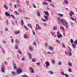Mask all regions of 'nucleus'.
Segmentation results:
<instances>
[{"instance_id": "obj_56", "label": "nucleus", "mask_w": 77, "mask_h": 77, "mask_svg": "<svg viewBox=\"0 0 77 77\" xmlns=\"http://www.w3.org/2000/svg\"><path fill=\"white\" fill-rule=\"evenodd\" d=\"M36 64L38 66H39L40 63H36Z\"/></svg>"}, {"instance_id": "obj_7", "label": "nucleus", "mask_w": 77, "mask_h": 77, "mask_svg": "<svg viewBox=\"0 0 77 77\" xmlns=\"http://www.w3.org/2000/svg\"><path fill=\"white\" fill-rule=\"evenodd\" d=\"M36 29L37 30H40V29H41V27L39 26V24H37L36 25Z\"/></svg>"}, {"instance_id": "obj_20", "label": "nucleus", "mask_w": 77, "mask_h": 77, "mask_svg": "<svg viewBox=\"0 0 77 77\" xmlns=\"http://www.w3.org/2000/svg\"><path fill=\"white\" fill-rule=\"evenodd\" d=\"M69 15L70 17H72V15H74V13L73 12H71L69 14Z\"/></svg>"}, {"instance_id": "obj_53", "label": "nucleus", "mask_w": 77, "mask_h": 77, "mask_svg": "<svg viewBox=\"0 0 77 77\" xmlns=\"http://www.w3.org/2000/svg\"><path fill=\"white\" fill-rule=\"evenodd\" d=\"M32 61L33 62H35L36 61V60L35 59H33L32 60Z\"/></svg>"}, {"instance_id": "obj_33", "label": "nucleus", "mask_w": 77, "mask_h": 77, "mask_svg": "<svg viewBox=\"0 0 77 77\" xmlns=\"http://www.w3.org/2000/svg\"><path fill=\"white\" fill-rule=\"evenodd\" d=\"M49 74H50L52 75V74H53V72L51 71H49Z\"/></svg>"}, {"instance_id": "obj_46", "label": "nucleus", "mask_w": 77, "mask_h": 77, "mask_svg": "<svg viewBox=\"0 0 77 77\" xmlns=\"http://www.w3.org/2000/svg\"><path fill=\"white\" fill-rule=\"evenodd\" d=\"M25 60V58H24V57H23V58L22 59V61H24V60Z\"/></svg>"}, {"instance_id": "obj_15", "label": "nucleus", "mask_w": 77, "mask_h": 77, "mask_svg": "<svg viewBox=\"0 0 77 77\" xmlns=\"http://www.w3.org/2000/svg\"><path fill=\"white\" fill-rule=\"evenodd\" d=\"M5 15L7 17H10V14L8 12H5Z\"/></svg>"}, {"instance_id": "obj_39", "label": "nucleus", "mask_w": 77, "mask_h": 77, "mask_svg": "<svg viewBox=\"0 0 77 77\" xmlns=\"http://www.w3.org/2000/svg\"><path fill=\"white\" fill-rule=\"evenodd\" d=\"M68 65L70 66H72V64L71 63H68Z\"/></svg>"}, {"instance_id": "obj_10", "label": "nucleus", "mask_w": 77, "mask_h": 77, "mask_svg": "<svg viewBox=\"0 0 77 77\" xmlns=\"http://www.w3.org/2000/svg\"><path fill=\"white\" fill-rule=\"evenodd\" d=\"M16 5L17 6H18L19 7H21V5H20V1H17Z\"/></svg>"}, {"instance_id": "obj_25", "label": "nucleus", "mask_w": 77, "mask_h": 77, "mask_svg": "<svg viewBox=\"0 0 77 77\" xmlns=\"http://www.w3.org/2000/svg\"><path fill=\"white\" fill-rule=\"evenodd\" d=\"M62 45L63 48H65V44L62 43Z\"/></svg>"}, {"instance_id": "obj_41", "label": "nucleus", "mask_w": 77, "mask_h": 77, "mask_svg": "<svg viewBox=\"0 0 77 77\" xmlns=\"http://www.w3.org/2000/svg\"><path fill=\"white\" fill-rule=\"evenodd\" d=\"M70 42L71 44H73V42H74L73 41V40H72V39H70Z\"/></svg>"}, {"instance_id": "obj_30", "label": "nucleus", "mask_w": 77, "mask_h": 77, "mask_svg": "<svg viewBox=\"0 0 77 77\" xmlns=\"http://www.w3.org/2000/svg\"><path fill=\"white\" fill-rule=\"evenodd\" d=\"M4 6L5 9H8V7H7L6 5L4 4Z\"/></svg>"}, {"instance_id": "obj_52", "label": "nucleus", "mask_w": 77, "mask_h": 77, "mask_svg": "<svg viewBox=\"0 0 77 77\" xmlns=\"http://www.w3.org/2000/svg\"><path fill=\"white\" fill-rule=\"evenodd\" d=\"M42 21H44L45 22H46L47 21L46 20L44 19H42Z\"/></svg>"}, {"instance_id": "obj_37", "label": "nucleus", "mask_w": 77, "mask_h": 77, "mask_svg": "<svg viewBox=\"0 0 77 77\" xmlns=\"http://www.w3.org/2000/svg\"><path fill=\"white\" fill-rule=\"evenodd\" d=\"M11 17H12V18H13V19H15V16H14L12 14L11 15Z\"/></svg>"}, {"instance_id": "obj_43", "label": "nucleus", "mask_w": 77, "mask_h": 77, "mask_svg": "<svg viewBox=\"0 0 77 77\" xmlns=\"http://www.w3.org/2000/svg\"><path fill=\"white\" fill-rule=\"evenodd\" d=\"M60 28L61 29H62L63 30H65V28L63 27L62 26H60Z\"/></svg>"}, {"instance_id": "obj_62", "label": "nucleus", "mask_w": 77, "mask_h": 77, "mask_svg": "<svg viewBox=\"0 0 77 77\" xmlns=\"http://www.w3.org/2000/svg\"><path fill=\"white\" fill-rule=\"evenodd\" d=\"M53 30H57V29L56 28H55V27H54Z\"/></svg>"}, {"instance_id": "obj_38", "label": "nucleus", "mask_w": 77, "mask_h": 77, "mask_svg": "<svg viewBox=\"0 0 77 77\" xmlns=\"http://www.w3.org/2000/svg\"><path fill=\"white\" fill-rule=\"evenodd\" d=\"M15 42L16 43H17V44H18V43H19V41L18 40V39H16L15 40Z\"/></svg>"}, {"instance_id": "obj_32", "label": "nucleus", "mask_w": 77, "mask_h": 77, "mask_svg": "<svg viewBox=\"0 0 77 77\" xmlns=\"http://www.w3.org/2000/svg\"><path fill=\"white\" fill-rule=\"evenodd\" d=\"M23 28L24 29H26V30H28V28H27V27L25 25L23 26Z\"/></svg>"}, {"instance_id": "obj_42", "label": "nucleus", "mask_w": 77, "mask_h": 77, "mask_svg": "<svg viewBox=\"0 0 77 77\" xmlns=\"http://www.w3.org/2000/svg\"><path fill=\"white\" fill-rule=\"evenodd\" d=\"M64 3L65 4H68V2L66 0L64 1Z\"/></svg>"}, {"instance_id": "obj_13", "label": "nucleus", "mask_w": 77, "mask_h": 77, "mask_svg": "<svg viewBox=\"0 0 77 77\" xmlns=\"http://www.w3.org/2000/svg\"><path fill=\"white\" fill-rule=\"evenodd\" d=\"M13 66L15 69H17V66H16V64H13Z\"/></svg>"}, {"instance_id": "obj_16", "label": "nucleus", "mask_w": 77, "mask_h": 77, "mask_svg": "<svg viewBox=\"0 0 77 77\" xmlns=\"http://www.w3.org/2000/svg\"><path fill=\"white\" fill-rule=\"evenodd\" d=\"M28 48L31 51H33V48H32V47L31 46H29Z\"/></svg>"}, {"instance_id": "obj_63", "label": "nucleus", "mask_w": 77, "mask_h": 77, "mask_svg": "<svg viewBox=\"0 0 77 77\" xmlns=\"http://www.w3.org/2000/svg\"><path fill=\"white\" fill-rule=\"evenodd\" d=\"M6 24H9V22H8V20H7L6 21Z\"/></svg>"}, {"instance_id": "obj_50", "label": "nucleus", "mask_w": 77, "mask_h": 77, "mask_svg": "<svg viewBox=\"0 0 77 77\" xmlns=\"http://www.w3.org/2000/svg\"><path fill=\"white\" fill-rule=\"evenodd\" d=\"M33 7L34 8H36V5H35V4H33Z\"/></svg>"}, {"instance_id": "obj_34", "label": "nucleus", "mask_w": 77, "mask_h": 77, "mask_svg": "<svg viewBox=\"0 0 77 77\" xmlns=\"http://www.w3.org/2000/svg\"><path fill=\"white\" fill-rule=\"evenodd\" d=\"M58 16H59V17H63V15L62 14H58Z\"/></svg>"}, {"instance_id": "obj_36", "label": "nucleus", "mask_w": 77, "mask_h": 77, "mask_svg": "<svg viewBox=\"0 0 77 77\" xmlns=\"http://www.w3.org/2000/svg\"><path fill=\"white\" fill-rule=\"evenodd\" d=\"M50 6H52V7H53V8H54V5H53L50 3L49 4Z\"/></svg>"}, {"instance_id": "obj_21", "label": "nucleus", "mask_w": 77, "mask_h": 77, "mask_svg": "<svg viewBox=\"0 0 77 77\" xmlns=\"http://www.w3.org/2000/svg\"><path fill=\"white\" fill-rule=\"evenodd\" d=\"M28 27H30L31 28V29H33V27H32V26H31L30 24H27Z\"/></svg>"}, {"instance_id": "obj_19", "label": "nucleus", "mask_w": 77, "mask_h": 77, "mask_svg": "<svg viewBox=\"0 0 77 77\" xmlns=\"http://www.w3.org/2000/svg\"><path fill=\"white\" fill-rule=\"evenodd\" d=\"M44 17L45 18V19L46 20H48V16H44Z\"/></svg>"}, {"instance_id": "obj_58", "label": "nucleus", "mask_w": 77, "mask_h": 77, "mask_svg": "<svg viewBox=\"0 0 77 77\" xmlns=\"http://www.w3.org/2000/svg\"><path fill=\"white\" fill-rule=\"evenodd\" d=\"M11 43H14V39H11Z\"/></svg>"}, {"instance_id": "obj_3", "label": "nucleus", "mask_w": 77, "mask_h": 77, "mask_svg": "<svg viewBox=\"0 0 77 77\" xmlns=\"http://www.w3.org/2000/svg\"><path fill=\"white\" fill-rule=\"evenodd\" d=\"M17 73L18 74H21V73H22V69L20 68H19L17 70Z\"/></svg>"}, {"instance_id": "obj_45", "label": "nucleus", "mask_w": 77, "mask_h": 77, "mask_svg": "<svg viewBox=\"0 0 77 77\" xmlns=\"http://www.w3.org/2000/svg\"><path fill=\"white\" fill-rule=\"evenodd\" d=\"M21 23L22 25H24V22L22 20H21Z\"/></svg>"}, {"instance_id": "obj_14", "label": "nucleus", "mask_w": 77, "mask_h": 77, "mask_svg": "<svg viewBox=\"0 0 77 77\" xmlns=\"http://www.w3.org/2000/svg\"><path fill=\"white\" fill-rule=\"evenodd\" d=\"M29 55V57L30 59L32 58V55H31V54H30L29 53H27Z\"/></svg>"}, {"instance_id": "obj_5", "label": "nucleus", "mask_w": 77, "mask_h": 77, "mask_svg": "<svg viewBox=\"0 0 77 77\" xmlns=\"http://www.w3.org/2000/svg\"><path fill=\"white\" fill-rule=\"evenodd\" d=\"M45 64L46 65V68H48V66H50V63L48 62H46L45 63Z\"/></svg>"}, {"instance_id": "obj_57", "label": "nucleus", "mask_w": 77, "mask_h": 77, "mask_svg": "<svg viewBox=\"0 0 77 77\" xmlns=\"http://www.w3.org/2000/svg\"><path fill=\"white\" fill-rule=\"evenodd\" d=\"M33 45L36 46V44L35 42H33Z\"/></svg>"}, {"instance_id": "obj_6", "label": "nucleus", "mask_w": 77, "mask_h": 77, "mask_svg": "<svg viewBox=\"0 0 77 77\" xmlns=\"http://www.w3.org/2000/svg\"><path fill=\"white\" fill-rule=\"evenodd\" d=\"M29 70L31 72V73H32V74L33 73H35V72L34 71V69L32 67H30L29 68Z\"/></svg>"}, {"instance_id": "obj_35", "label": "nucleus", "mask_w": 77, "mask_h": 77, "mask_svg": "<svg viewBox=\"0 0 77 77\" xmlns=\"http://www.w3.org/2000/svg\"><path fill=\"white\" fill-rule=\"evenodd\" d=\"M11 73L13 75H15L16 74V73L14 72H11Z\"/></svg>"}, {"instance_id": "obj_64", "label": "nucleus", "mask_w": 77, "mask_h": 77, "mask_svg": "<svg viewBox=\"0 0 77 77\" xmlns=\"http://www.w3.org/2000/svg\"><path fill=\"white\" fill-rule=\"evenodd\" d=\"M23 77H27V75H23Z\"/></svg>"}, {"instance_id": "obj_29", "label": "nucleus", "mask_w": 77, "mask_h": 77, "mask_svg": "<svg viewBox=\"0 0 77 77\" xmlns=\"http://www.w3.org/2000/svg\"><path fill=\"white\" fill-rule=\"evenodd\" d=\"M37 17H40V16H41V14H40L39 12H37Z\"/></svg>"}, {"instance_id": "obj_26", "label": "nucleus", "mask_w": 77, "mask_h": 77, "mask_svg": "<svg viewBox=\"0 0 77 77\" xmlns=\"http://www.w3.org/2000/svg\"><path fill=\"white\" fill-rule=\"evenodd\" d=\"M20 33V31H16L15 32V34H16V35H17L18 34H19Z\"/></svg>"}, {"instance_id": "obj_59", "label": "nucleus", "mask_w": 77, "mask_h": 77, "mask_svg": "<svg viewBox=\"0 0 77 77\" xmlns=\"http://www.w3.org/2000/svg\"><path fill=\"white\" fill-rule=\"evenodd\" d=\"M47 45H48V44L47 43H45V47H47Z\"/></svg>"}, {"instance_id": "obj_11", "label": "nucleus", "mask_w": 77, "mask_h": 77, "mask_svg": "<svg viewBox=\"0 0 77 77\" xmlns=\"http://www.w3.org/2000/svg\"><path fill=\"white\" fill-rule=\"evenodd\" d=\"M70 19L72 20V21H75V22L76 23L77 22V20L76 18H75L74 19L72 17H71Z\"/></svg>"}, {"instance_id": "obj_28", "label": "nucleus", "mask_w": 77, "mask_h": 77, "mask_svg": "<svg viewBox=\"0 0 77 77\" xmlns=\"http://www.w3.org/2000/svg\"><path fill=\"white\" fill-rule=\"evenodd\" d=\"M72 45L74 48H76V46H75V44H72Z\"/></svg>"}, {"instance_id": "obj_61", "label": "nucleus", "mask_w": 77, "mask_h": 77, "mask_svg": "<svg viewBox=\"0 0 77 77\" xmlns=\"http://www.w3.org/2000/svg\"><path fill=\"white\" fill-rule=\"evenodd\" d=\"M43 25L45 27H46L47 26V24L46 23H44Z\"/></svg>"}, {"instance_id": "obj_54", "label": "nucleus", "mask_w": 77, "mask_h": 77, "mask_svg": "<svg viewBox=\"0 0 77 77\" xmlns=\"http://www.w3.org/2000/svg\"><path fill=\"white\" fill-rule=\"evenodd\" d=\"M2 51L3 53H4V54L5 53V51H4V50H3V49H2Z\"/></svg>"}, {"instance_id": "obj_12", "label": "nucleus", "mask_w": 77, "mask_h": 77, "mask_svg": "<svg viewBox=\"0 0 77 77\" xmlns=\"http://www.w3.org/2000/svg\"><path fill=\"white\" fill-rule=\"evenodd\" d=\"M50 33L51 34L52 36H53L54 38H56V35L54 34V33H53L52 32H50Z\"/></svg>"}, {"instance_id": "obj_1", "label": "nucleus", "mask_w": 77, "mask_h": 77, "mask_svg": "<svg viewBox=\"0 0 77 77\" xmlns=\"http://www.w3.org/2000/svg\"><path fill=\"white\" fill-rule=\"evenodd\" d=\"M58 20L60 21H61L62 23H63V25H65L66 28H67L68 26V22H66V21L62 19L60 20V19H58Z\"/></svg>"}, {"instance_id": "obj_31", "label": "nucleus", "mask_w": 77, "mask_h": 77, "mask_svg": "<svg viewBox=\"0 0 77 77\" xmlns=\"http://www.w3.org/2000/svg\"><path fill=\"white\" fill-rule=\"evenodd\" d=\"M49 49L50 50H53V48L51 47H49Z\"/></svg>"}, {"instance_id": "obj_4", "label": "nucleus", "mask_w": 77, "mask_h": 77, "mask_svg": "<svg viewBox=\"0 0 77 77\" xmlns=\"http://www.w3.org/2000/svg\"><path fill=\"white\" fill-rule=\"evenodd\" d=\"M57 34L58 38H62V34H60V33H59V32H57Z\"/></svg>"}, {"instance_id": "obj_2", "label": "nucleus", "mask_w": 77, "mask_h": 77, "mask_svg": "<svg viewBox=\"0 0 77 77\" xmlns=\"http://www.w3.org/2000/svg\"><path fill=\"white\" fill-rule=\"evenodd\" d=\"M5 66L2 65L1 66V71L3 73L5 72Z\"/></svg>"}, {"instance_id": "obj_9", "label": "nucleus", "mask_w": 77, "mask_h": 77, "mask_svg": "<svg viewBox=\"0 0 77 77\" xmlns=\"http://www.w3.org/2000/svg\"><path fill=\"white\" fill-rule=\"evenodd\" d=\"M68 53L69 56H72V53H71V50L68 51Z\"/></svg>"}, {"instance_id": "obj_17", "label": "nucleus", "mask_w": 77, "mask_h": 77, "mask_svg": "<svg viewBox=\"0 0 77 77\" xmlns=\"http://www.w3.org/2000/svg\"><path fill=\"white\" fill-rule=\"evenodd\" d=\"M54 54V53L53 52L52 53H51L50 52H47V54H50L51 55H53V54Z\"/></svg>"}, {"instance_id": "obj_48", "label": "nucleus", "mask_w": 77, "mask_h": 77, "mask_svg": "<svg viewBox=\"0 0 77 77\" xmlns=\"http://www.w3.org/2000/svg\"><path fill=\"white\" fill-rule=\"evenodd\" d=\"M68 71H69V72H72V70H71V68H69L68 69Z\"/></svg>"}, {"instance_id": "obj_8", "label": "nucleus", "mask_w": 77, "mask_h": 77, "mask_svg": "<svg viewBox=\"0 0 77 77\" xmlns=\"http://www.w3.org/2000/svg\"><path fill=\"white\" fill-rule=\"evenodd\" d=\"M44 13L46 15V16L48 17V16H49L50 15V14L49 13H48V12L47 11L46 12L44 11Z\"/></svg>"}, {"instance_id": "obj_60", "label": "nucleus", "mask_w": 77, "mask_h": 77, "mask_svg": "<svg viewBox=\"0 0 77 77\" xmlns=\"http://www.w3.org/2000/svg\"><path fill=\"white\" fill-rule=\"evenodd\" d=\"M65 54L66 55H68V53H67L66 51L65 52Z\"/></svg>"}, {"instance_id": "obj_24", "label": "nucleus", "mask_w": 77, "mask_h": 77, "mask_svg": "<svg viewBox=\"0 0 77 77\" xmlns=\"http://www.w3.org/2000/svg\"><path fill=\"white\" fill-rule=\"evenodd\" d=\"M62 62L61 61H60L58 63V65H62Z\"/></svg>"}, {"instance_id": "obj_44", "label": "nucleus", "mask_w": 77, "mask_h": 77, "mask_svg": "<svg viewBox=\"0 0 77 77\" xmlns=\"http://www.w3.org/2000/svg\"><path fill=\"white\" fill-rule=\"evenodd\" d=\"M56 42H57L59 43V44H60V41H59L58 40H56Z\"/></svg>"}, {"instance_id": "obj_22", "label": "nucleus", "mask_w": 77, "mask_h": 77, "mask_svg": "<svg viewBox=\"0 0 77 77\" xmlns=\"http://www.w3.org/2000/svg\"><path fill=\"white\" fill-rule=\"evenodd\" d=\"M15 48L16 50H18V45H15Z\"/></svg>"}, {"instance_id": "obj_40", "label": "nucleus", "mask_w": 77, "mask_h": 77, "mask_svg": "<svg viewBox=\"0 0 77 77\" xmlns=\"http://www.w3.org/2000/svg\"><path fill=\"white\" fill-rule=\"evenodd\" d=\"M26 3L27 5H29V1H26Z\"/></svg>"}, {"instance_id": "obj_51", "label": "nucleus", "mask_w": 77, "mask_h": 77, "mask_svg": "<svg viewBox=\"0 0 77 77\" xmlns=\"http://www.w3.org/2000/svg\"><path fill=\"white\" fill-rule=\"evenodd\" d=\"M18 53H20V54H22V52H21V51H20V50H19V51H18Z\"/></svg>"}, {"instance_id": "obj_23", "label": "nucleus", "mask_w": 77, "mask_h": 77, "mask_svg": "<svg viewBox=\"0 0 77 77\" xmlns=\"http://www.w3.org/2000/svg\"><path fill=\"white\" fill-rule=\"evenodd\" d=\"M42 4L44 5H48V3L45 2H43Z\"/></svg>"}, {"instance_id": "obj_55", "label": "nucleus", "mask_w": 77, "mask_h": 77, "mask_svg": "<svg viewBox=\"0 0 77 77\" xmlns=\"http://www.w3.org/2000/svg\"><path fill=\"white\" fill-rule=\"evenodd\" d=\"M64 76H65L66 77H68V75L67 74H65V75Z\"/></svg>"}, {"instance_id": "obj_18", "label": "nucleus", "mask_w": 77, "mask_h": 77, "mask_svg": "<svg viewBox=\"0 0 77 77\" xmlns=\"http://www.w3.org/2000/svg\"><path fill=\"white\" fill-rule=\"evenodd\" d=\"M51 63L52 64H55L56 63V61L54 60H52Z\"/></svg>"}, {"instance_id": "obj_49", "label": "nucleus", "mask_w": 77, "mask_h": 77, "mask_svg": "<svg viewBox=\"0 0 77 77\" xmlns=\"http://www.w3.org/2000/svg\"><path fill=\"white\" fill-rule=\"evenodd\" d=\"M61 74L62 75H63V76H65V74H64V73L63 72H61Z\"/></svg>"}, {"instance_id": "obj_47", "label": "nucleus", "mask_w": 77, "mask_h": 77, "mask_svg": "<svg viewBox=\"0 0 77 77\" xmlns=\"http://www.w3.org/2000/svg\"><path fill=\"white\" fill-rule=\"evenodd\" d=\"M74 44H76V45H77V40H75L74 42Z\"/></svg>"}, {"instance_id": "obj_27", "label": "nucleus", "mask_w": 77, "mask_h": 77, "mask_svg": "<svg viewBox=\"0 0 77 77\" xmlns=\"http://www.w3.org/2000/svg\"><path fill=\"white\" fill-rule=\"evenodd\" d=\"M24 38H25V39H27V38H28V37H27V36L26 35V34H24Z\"/></svg>"}]
</instances>
